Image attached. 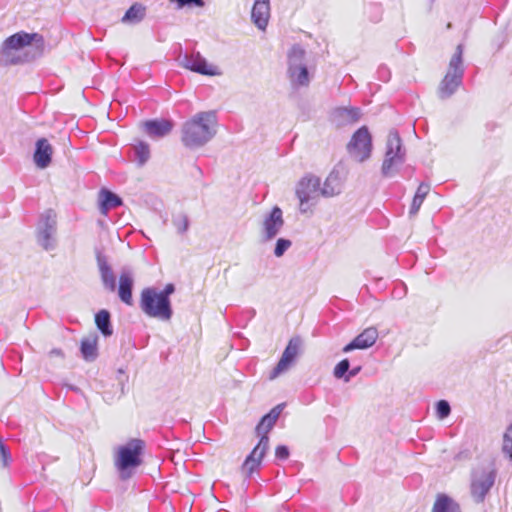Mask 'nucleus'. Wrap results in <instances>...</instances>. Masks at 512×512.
<instances>
[{
  "label": "nucleus",
  "mask_w": 512,
  "mask_h": 512,
  "mask_svg": "<svg viewBox=\"0 0 512 512\" xmlns=\"http://www.w3.org/2000/svg\"><path fill=\"white\" fill-rule=\"evenodd\" d=\"M46 42L42 34L26 31L7 37L0 46V64L13 66L35 61L45 53Z\"/></svg>",
  "instance_id": "1"
},
{
  "label": "nucleus",
  "mask_w": 512,
  "mask_h": 512,
  "mask_svg": "<svg viewBox=\"0 0 512 512\" xmlns=\"http://www.w3.org/2000/svg\"><path fill=\"white\" fill-rule=\"evenodd\" d=\"M217 125L216 111L196 113L182 125L181 141L183 145L191 150L203 147L216 135Z\"/></svg>",
  "instance_id": "2"
},
{
  "label": "nucleus",
  "mask_w": 512,
  "mask_h": 512,
  "mask_svg": "<svg viewBox=\"0 0 512 512\" xmlns=\"http://www.w3.org/2000/svg\"><path fill=\"white\" fill-rule=\"evenodd\" d=\"M464 44L460 43L449 61L447 72L438 86V96L445 100L456 93L463 83L465 66H464Z\"/></svg>",
  "instance_id": "3"
},
{
  "label": "nucleus",
  "mask_w": 512,
  "mask_h": 512,
  "mask_svg": "<svg viewBox=\"0 0 512 512\" xmlns=\"http://www.w3.org/2000/svg\"><path fill=\"white\" fill-rule=\"evenodd\" d=\"M144 449L145 442L138 438L130 439L125 445L119 447L115 465L122 480L130 478L131 470L142 464Z\"/></svg>",
  "instance_id": "4"
},
{
  "label": "nucleus",
  "mask_w": 512,
  "mask_h": 512,
  "mask_svg": "<svg viewBox=\"0 0 512 512\" xmlns=\"http://www.w3.org/2000/svg\"><path fill=\"white\" fill-rule=\"evenodd\" d=\"M497 476V471L492 462L486 465H480L471 472L470 493L477 504L483 503L487 494L493 487Z\"/></svg>",
  "instance_id": "5"
},
{
  "label": "nucleus",
  "mask_w": 512,
  "mask_h": 512,
  "mask_svg": "<svg viewBox=\"0 0 512 512\" xmlns=\"http://www.w3.org/2000/svg\"><path fill=\"white\" fill-rule=\"evenodd\" d=\"M406 160V151L403 148L402 140L396 130H392L388 134L386 143V153L381 166V174L383 177H392L397 167L402 165Z\"/></svg>",
  "instance_id": "6"
},
{
  "label": "nucleus",
  "mask_w": 512,
  "mask_h": 512,
  "mask_svg": "<svg viewBox=\"0 0 512 512\" xmlns=\"http://www.w3.org/2000/svg\"><path fill=\"white\" fill-rule=\"evenodd\" d=\"M162 296L156 288L147 287L141 291L140 308L149 317L170 320L173 315L171 303L162 304Z\"/></svg>",
  "instance_id": "7"
},
{
  "label": "nucleus",
  "mask_w": 512,
  "mask_h": 512,
  "mask_svg": "<svg viewBox=\"0 0 512 512\" xmlns=\"http://www.w3.org/2000/svg\"><path fill=\"white\" fill-rule=\"evenodd\" d=\"M57 232V214L53 209H47L41 213L37 227V243L46 251H51L56 247Z\"/></svg>",
  "instance_id": "8"
},
{
  "label": "nucleus",
  "mask_w": 512,
  "mask_h": 512,
  "mask_svg": "<svg viewBox=\"0 0 512 512\" xmlns=\"http://www.w3.org/2000/svg\"><path fill=\"white\" fill-rule=\"evenodd\" d=\"M349 154L359 162L369 159L372 152V137L366 126L357 129L347 145Z\"/></svg>",
  "instance_id": "9"
},
{
  "label": "nucleus",
  "mask_w": 512,
  "mask_h": 512,
  "mask_svg": "<svg viewBox=\"0 0 512 512\" xmlns=\"http://www.w3.org/2000/svg\"><path fill=\"white\" fill-rule=\"evenodd\" d=\"M321 190V180L319 177L308 174L298 182L296 187V196L300 201V210L306 212L303 206L311 200L317 199Z\"/></svg>",
  "instance_id": "10"
},
{
  "label": "nucleus",
  "mask_w": 512,
  "mask_h": 512,
  "mask_svg": "<svg viewBox=\"0 0 512 512\" xmlns=\"http://www.w3.org/2000/svg\"><path fill=\"white\" fill-rule=\"evenodd\" d=\"M284 226L283 212L280 207L274 206L269 213L264 216L261 236L263 241L273 240Z\"/></svg>",
  "instance_id": "11"
},
{
  "label": "nucleus",
  "mask_w": 512,
  "mask_h": 512,
  "mask_svg": "<svg viewBox=\"0 0 512 512\" xmlns=\"http://www.w3.org/2000/svg\"><path fill=\"white\" fill-rule=\"evenodd\" d=\"M179 63L182 67L201 75L214 76L218 74L216 68L208 65L206 59L199 52L185 53L179 56Z\"/></svg>",
  "instance_id": "12"
},
{
  "label": "nucleus",
  "mask_w": 512,
  "mask_h": 512,
  "mask_svg": "<svg viewBox=\"0 0 512 512\" xmlns=\"http://www.w3.org/2000/svg\"><path fill=\"white\" fill-rule=\"evenodd\" d=\"M302 341L300 337H293L289 340L279 362L271 372L270 378L274 379L286 371L296 360Z\"/></svg>",
  "instance_id": "13"
},
{
  "label": "nucleus",
  "mask_w": 512,
  "mask_h": 512,
  "mask_svg": "<svg viewBox=\"0 0 512 512\" xmlns=\"http://www.w3.org/2000/svg\"><path fill=\"white\" fill-rule=\"evenodd\" d=\"M268 450V440L266 437L259 439L258 444L254 447L251 453L246 457L242 464V472L246 477L251 475L259 468L261 462Z\"/></svg>",
  "instance_id": "14"
},
{
  "label": "nucleus",
  "mask_w": 512,
  "mask_h": 512,
  "mask_svg": "<svg viewBox=\"0 0 512 512\" xmlns=\"http://www.w3.org/2000/svg\"><path fill=\"white\" fill-rule=\"evenodd\" d=\"M96 262L104 289L115 292L117 288L116 275L108 262L107 256L99 249L96 250Z\"/></svg>",
  "instance_id": "15"
},
{
  "label": "nucleus",
  "mask_w": 512,
  "mask_h": 512,
  "mask_svg": "<svg viewBox=\"0 0 512 512\" xmlns=\"http://www.w3.org/2000/svg\"><path fill=\"white\" fill-rule=\"evenodd\" d=\"M378 338V331L375 327L366 328L357 335L350 343L342 349L344 353L351 352L355 349H367L373 346Z\"/></svg>",
  "instance_id": "16"
},
{
  "label": "nucleus",
  "mask_w": 512,
  "mask_h": 512,
  "mask_svg": "<svg viewBox=\"0 0 512 512\" xmlns=\"http://www.w3.org/2000/svg\"><path fill=\"white\" fill-rule=\"evenodd\" d=\"M344 179L337 169H333L325 179L320 194L325 198L334 197L342 192Z\"/></svg>",
  "instance_id": "17"
},
{
  "label": "nucleus",
  "mask_w": 512,
  "mask_h": 512,
  "mask_svg": "<svg viewBox=\"0 0 512 512\" xmlns=\"http://www.w3.org/2000/svg\"><path fill=\"white\" fill-rule=\"evenodd\" d=\"M251 18L258 29L265 30L270 18V0H255Z\"/></svg>",
  "instance_id": "18"
},
{
  "label": "nucleus",
  "mask_w": 512,
  "mask_h": 512,
  "mask_svg": "<svg viewBox=\"0 0 512 512\" xmlns=\"http://www.w3.org/2000/svg\"><path fill=\"white\" fill-rule=\"evenodd\" d=\"M134 286V279L132 272L126 269H123L119 276V286H118V296L120 300L127 304L132 305V291Z\"/></svg>",
  "instance_id": "19"
},
{
  "label": "nucleus",
  "mask_w": 512,
  "mask_h": 512,
  "mask_svg": "<svg viewBox=\"0 0 512 512\" xmlns=\"http://www.w3.org/2000/svg\"><path fill=\"white\" fill-rule=\"evenodd\" d=\"M52 146L45 138H40L36 142L34 152V162L39 168H46L52 160Z\"/></svg>",
  "instance_id": "20"
},
{
  "label": "nucleus",
  "mask_w": 512,
  "mask_h": 512,
  "mask_svg": "<svg viewBox=\"0 0 512 512\" xmlns=\"http://www.w3.org/2000/svg\"><path fill=\"white\" fill-rule=\"evenodd\" d=\"M360 109L356 107H338L332 112V119L337 126L355 123L360 118Z\"/></svg>",
  "instance_id": "21"
},
{
  "label": "nucleus",
  "mask_w": 512,
  "mask_h": 512,
  "mask_svg": "<svg viewBox=\"0 0 512 512\" xmlns=\"http://www.w3.org/2000/svg\"><path fill=\"white\" fill-rule=\"evenodd\" d=\"M123 204L122 198L112 191L102 188L99 192V209L102 215H107L111 209Z\"/></svg>",
  "instance_id": "22"
},
{
  "label": "nucleus",
  "mask_w": 512,
  "mask_h": 512,
  "mask_svg": "<svg viewBox=\"0 0 512 512\" xmlns=\"http://www.w3.org/2000/svg\"><path fill=\"white\" fill-rule=\"evenodd\" d=\"M145 131L150 137L161 138L169 134L173 128L170 120H148L144 123Z\"/></svg>",
  "instance_id": "23"
},
{
  "label": "nucleus",
  "mask_w": 512,
  "mask_h": 512,
  "mask_svg": "<svg viewBox=\"0 0 512 512\" xmlns=\"http://www.w3.org/2000/svg\"><path fill=\"white\" fill-rule=\"evenodd\" d=\"M293 87H307L310 84L309 71L306 65L287 69Z\"/></svg>",
  "instance_id": "24"
},
{
  "label": "nucleus",
  "mask_w": 512,
  "mask_h": 512,
  "mask_svg": "<svg viewBox=\"0 0 512 512\" xmlns=\"http://www.w3.org/2000/svg\"><path fill=\"white\" fill-rule=\"evenodd\" d=\"M432 512H461L460 505L446 494H438Z\"/></svg>",
  "instance_id": "25"
},
{
  "label": "nucleus",
  "mask_w": 512,
  "mask_h": 512,
  "mask_svg": "<svg viewBox=\"0 0 512 512\" xmlns=\"http://www.w3.org/2000/svg\"><path fill=\"white\" fill-rule=\"evenodd\" d=\"M146 16V7L141 3L132 4L129 9L125 12L121 21L126 24H138Z\"/></svg>",
  "instance_id": "26"
},
{
  "label": "nucleus",
  "mask_w": 512,
  "mask_h": 512,
  "mask_svg": "<svg viewBox=\"0 0 512 512\" xmlns=\"http://www.w3.org/2000/svg\"><path fill=\"white\" fill-rule=\"evenodd\" d=\"M95 324L103 336L109 337L113 334L111 314L108 310L102 309L95 314Z\"/></svg>",
  "instance_id": "27"
},
{
  "label": "nucleus",
  "mask_w": 512,
  "mask_h": 512,
  "mask_svg": "<svg viewBox=\"0 0 512 512\" xmlns=\"http://www.w3.org/2000/svg\"><path fill=\"white\" fill-rule=\"evenodd\" d=\"M80 352L86 361H94L98 356L97 339L84 338L81 341Z\"/></svg>",
  "instance_id": "28"
},
{
  "label": "nucleus",
  "mask_w": 512,
  "mask_h": 512,
  "mask_svg": "<svg viewBox=\"0 0 512 512\" xmlns=\"http://www.w3.org/2000/svg\"><path fill=\"white\" fill-rule=\"evenodd\" d=\"M306 51L305 49L299 45L295 44L293 45L290 50L288 51V68H294L297 66H303L306 65L304 63L305 60Z\"/></svg>",
  "instance_id": "29"
},
{
  "label": "nucleus",
  "mask_w": 512,
  "mask_h": 512,
  "mask_svg": "<svg viewBox=\"0 0 512 512\" xmlns=\"http://www.w3.org/2000/svg\"><path fill=\"white\" fill-rule=\"evenodd\" d=\"M430 191V185L427 183H420V185L417 188V191L413 197L412 204L409 210V214L411 216L416 215L425 199L427 194Z\"/></svg>",
  "instance_id": "30"
},
{
  "label": "nucleus",
  "mask_w": 512,
  "mask_h": 512,
  "mask_svg": "<svg viewBox=\"0 0 512 512\" xmlns=\"http://www.w3.org/2000/svg\"><path fill=\"white\" fill-rule=\"evenodd\" d=\"M135 160L139 166H143L150 158V148L146 142L139 141L134 146Z\"/></svg>",
  "instance_id": "31"
},
{
  "label": "nucleus",
  "mask_w": 512,
  "mask_h": 512,
  "mask_svg": "<svg viewBox=\"0 0 512 512\" xmlns=\"http://www.w3.org/2000/svg\"><path fill=\"white\" fill-rule=\"evenodd\" d=\"M172 224L179 234H184L189 229L190 221L187 214L181 212L172 216Z\"/></svg>",
  "instance_id": "32"
},
{
  "label": "nucleus",
  "mask_w": 512,
  "mask_h": 512,
  "mask_svg": "<svg viewBox=\"0 0 512 512\" xmlns=\"http://www.w3.org/2000/svg\"><path fill=\"white\" fill-rule=\"evenodd\" d=\"M274 425L275 423L273 421L263 416L255 428L256 434L260 437V439L266 437L267 440L269 441L268 434L272 430Z\"/></svg>",
  "instance_id": "33"
},
{
  "label": "nucleus",
  "mask_w": 512,
  "mask_h": 512,
  "mask_svg": "<svg viewBox=\"0 0 512 512\" xmlns=\"http://www.w3.org/2000/svg\"><path fill=\"white\" fill-rule=\"evenodd\" d=\"M502 452L512 461V423L507 427L503 435Z\"/></svg>",
  "instance_id": "34"
},
{
  "label": "nucleus",
  "mask_w": 512,
  "mask_h": 512,
  "mask_svg": "<svg viewBox=\"0 0 512 512\" xmlns=\"http://www.w3.org/2000/svg\"><path fill=\"white\" fill-rule=\"evenodd\" d=\"M350 368L349 359L345 358L338 362L333 370V375L337 379H343L345 381V377H347Z\"/></svg>",
  "instance_id": "35"
},
{
  "label": "nucleus",
  "mask_w": 512,
  "mask_h": 512,
  "mask_svg": "<svg viewBox=\"0 0 512 512\" xmlns=\"http://www.w3.org/2000/svg\"><path fill=\"white\" fill-rule=\"evenodd\" d=\"M291 246H292L291 240L286 239V238H279L276 241L273 253L278 258L282 257Z\"/></svg>",
  "instance_id": "36"
},
{
  "label": "nucleus",
  "mask_w": 512,
  "mask_h": 512,
  "mask_svg": "<svg viewBox=\"0 0 512 512\" xmlns=\"http://www.w3.org/2000/svg\"><path fill=\"white\" fill-rule=\"evenodd\" d=\"M451 413V407L448 401L439 400L436 403V414L439 419L447 418Z\"/></svg>",
  "instance_id": "37"
},
{
  "label": "nucleus",
  "mask_w": 512,
  "mask_h": 512,
  "mask_svg": "<svg viewBox=\"0 0 512 512\" xmlns=\"http://www.w3.org/2000/svg\"><path fill=\"white\" fill-rule=\"evenodd\" d=\"M0 459L3 467H8L12 462V455L9 447L0 438Z\"/></svg>",
  "instance_id": "38"
},
{
  "label": "nucleus",
  "mask_w": 512,
  "mask_h": 512,
  "mask_svg": "<svg viewBox=\"0 0 512 512\" xmlns=\"http://www.w3.org/2000/svg\"><path fill=\"white\" fill-rule=\"evenodd\" d=\"M170 2L175 3L177 9H182L184 7H204V0H170Z\"/></svg>",
  "instance_id": "39"
},
{
  "label": "nucleus",
  "mask_w": 512,
  "mask_h": 512,
  "mask_svg": "<svg viewBox=\"0 0 512 512\" xmlns=\"http://www.w3.org/2000/svg\"><path fill=\"white\" fill-rule=\"evenodd\" d=\"M175 292V285L172 283H168L163 290L158 291V293L162 296L160 299L163 303L168 304L171 303L170 296Z\"/></svg>",
  "instance_id": "40"
},
{
  "label": "nucleus",
  "mask_w": 512,
  "mask_h": 512,
  "mask_svg": "<svg viewBox=\"0 0 512 512\" xmlns=\"http://www.w3.org/2000/svg\"><path fill=\"white\" fill-rule=\"evenodd\" d=\"M285 404H278L275 407H273L267 414L264 416L273 421L276 424V421L278 420L279 416L281 415Z\"/></svg>",
  "instance_id": "41"
},
{
  "label": "nucleus",
  "mask_w": 512,
  "mask_h": 512,
  "mask_svg": "<svg viewBox=\"0 0 512 512\" xmlns=\"http://www.w3.org/2000/svg\"><path fill=\"white\" fill-rule=\"evenodd\" d=\"M290 455V451L288 446L286 445H278L275 449V457L278 460L284 461L287 460Z\"/></svg>",
  "instance_id": "42"
},
{
  "label": "nucleus",
  "mask_w": 512,
  "mask_h": 512,
  "mask_svg": "<svg viewBox=\"0 0 512 512\" xmlns=\"http://www.w3.org/2000/svg\"><path fill=\"white\" fill-rule=\"evenodd\" d=\"M377 73H378L380 80H382L384 82L389 81L391 73H390V70L386 66H380L378 68Z\"/></svg>",
  "instance_id": "43"
},
{
  "label": "nucleus",
  "mask_w": 512,
  "mask_h": 512,
  "mask_svg": "<svg viewBox=\"0 0 512 512\" xmlns=\"http://www.w3.org/2000/svg\"><path fill=\"white\" fill-rule=\"evenodd\" d=\"M362 367L360 365L353 367L352 369L349 368V372L347 377H345V382H349L353 377L357 376Z\"/></svg>",
  "instance_id": "44"
},
{
  "label": "nucleus",
  "mask_w": 512,
  "mask_h": 512,
  "mask_svg": "<svg viewBox=\"0 0 512 512\" xmlns=\"http://www.w3.org/2000/svg\"><path fill=\"white\" fill-rule=\"evenodd\" d=\"M49 354H50V356H56V357H61V358L64 357L63 351L59 348L52 349Z\"/></svg>",
  "instance_id": "45"
}]
</instances>
